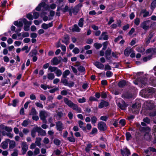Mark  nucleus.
I'll use <instances>...</instances> for the list:
<instances>
[{"label": "nucleus", "instance_id": "nucleus-1", "mask_svg": "<svg viewBox=\"0 0 156 156\" xmlns=\"http://www.w3.org/2000/svg\"><path fill=\"white\" fill-rule=\"evenodd\" d=\"M0 129L2 130L1 133L3 136H7L11 138H13V134L10 133L12 131V129L11 127L1 124L0 125Z\"/></svg>", "mask_w": 156, "mask_h": 156}, {"label": "nucleus", "instance_id": "nucleus-2", "mask_svg": "<svg viewBox=\"0 0 156 156\" xmlns=\"http://www.w3.org/2000/svg\"><path fill=\"white\" fill-rule=\"evenodd\" d=\"M56 7V4H52L50 5H47L44 2H42L40 3L38 6L36 8V9L37 11L41 10V7H43L45 10H49L50 9H55Z\"/></svg>", "mask_w": 156, "mask_h": 156}, {"label": "nucleus", "instance_id": "nucleus-3", "mask_svg": "<svg viewBox=\"0 0 156 156\" xmlns=\"http://www.w3.org/2000/svg\"><path fill=\"white\" fill-rule=\"evenodd\" d=\"M147 55L149 56L148 57H145L143 59V61L146 62L147 60H150L151 58V57H154L156 54V49L155 48H149L146 51Z\"/></svg>", "mask_w": 156, "mask_h": 156}, {"label": "nucleus", "instance_id": "nucleus-4", "mask_svg": "<svg viewBox=\"0 0 156 156\" xmlns=\"http://www.w3.org/2000/svg\"><path fill=\"white\" fill-rule=\"evenodd\" d=\"M48 115V113L45 110H42L40 112L39 116L40 119L44 123H46V118Z\"/></svg>", "mask_w": 156, "mask_h": 156}, {"label": "nucleus", "instance_id": "nucleus-5", "mask_svg": "<svg viewBox=\"0 0 156 156\" xmlns=\"http://www.w3.org/2000/svg\"><path fill=\"white\" fill-rule=\"evenodd\" d=\"M24 24V29L25 31H28L29 30L30 26L31 24V22L28 21L25 19H23Z\"/></svg>", "mask_w": 156, "mask_h": 156}, {"label": "nucleus", "instance_id": "nucleus-6", "mask_svg": "<svg viewBox=\"0 0 156 156\" xmlns=\"http://www.w3.org/2000/svg\"><path fill=\"white\" fill-rule=\"evenodd\" d=\"M150 22V20H146L143 22L141 24V27L142 28L145 30H147L150 28L149 24Z\"/></svg>", "mask_w": 156, "mask_h": 156}, {"label": "nucleus", "instance_id": "nucleus-7", "mask_svg": "<svg viewBox=\"0 0 156 156\" xmlns=\"http://www.w3.org/2000/svg\"><path fill=\"white\" fill-rule=\"evenodd\" d=\"M143 131L145 133L144 136L146 139L147 140L150 139L151 136L149 134L151 131L150 129L148 127H144L143 128Z\"/></svg>", "mask_w": 156, "mask_h": 156}, {"label": "nucleus", "instance_id": "nucleus-8", "mask_svg": "<svg viewBox=\"0 0 156 156\" xmlns=\"http://www.w3.org/2000/svg\"><path fill=\"white\" fill-rule=\"evenodd\" d=\"M98 129L101 131H103L106 130L107 128L105 122L102 121H101L98 123Z\"/></svg>", "mask_w": 156, "mask_h": 156}, {"label": "nucleus", "instance_id": "nucleus-9", "mask_svg": "<svg viewBox=\"0 0 156 156\" xmlns=\"http://www.w3.org/2000/svg\"><path fill=\"white\" fill-rule=\"evenodd\" d=\"M55 123L56 128L57 130L62 131L64 129V126L61 122L58 121Z\"/></svg>", "mask_w": 156, "mask_h": 156}, {"label": "nucleus", "instance_id": "nucleus-10", "mask_svg": "<svg viewBox=\"0 0 156 156\" xmlns=\"http://www.w3.org/2000/svg\"><path fill=\"white\" fill-rule=\"evenodd\" d=\"M151 13H150L149 12L147 11L146 9H143L140 11V16H143L144 17H146L150 16L151 15Z\"/></svg>", "mask_w": 156, "mask_h": 156}, {"label": "nucleus", "instance_id": "nucleus-11", "mask_svg": "<svg viewBox=\"0 0 156 156\" xmlns=\"http://www.w3.org/2000/svg\"><path fill=\"white\" fill-rule=\"evenodd\" d=\"M35 130L41 136H45L46 134L45 131L42 129L40 127H36L35 128Z\"/></svg>", "mask_w": 156, "mask_h": 156}, {"label": "nucleus", "instance_id": "nucleus-12", "mask_svg": "<svg viewBox=\"0 0 156 156\" xmlns=\"http://www.w3.org/2000/svg\"><path fill=\"white\" fill-rule=\"evenodd\" d=\"M63 110L62 109L58 108L56 111L57 115L59 118H61L65 115V113H63Z\"/></svg>", "mask_w": 156, "mask_h": 156}, {"label": "nucleus", "instance_id": "nucleus-13", "mask_svg": "<svg viewBox=\"0 0 156 156\" xmlns=\"http://www.w3.org/2000/svg\"><path fill=\"white\" fill-rule=\"evenodd\" d=\"M108 36L107 34V33L106 32H103L99 38V40H107L108 39Z\"/></svg>", "mask_w": 156, "mask_h": 156}, {"label": "nucleus", "instance_id": "nucleus-14", "mask_svg": "<svg viewBox=\"0 0 156 156\" xmlns=\"http://www.w3.org/2000/svg\"><path fill=\"white\" fill-rule=\"evenodd\" d=\"M70 108H72L73 110L76 111L77 113H81V112L82 110L81 108L79 107L76 104L73 103Z\"/></svg>", "mask_w": 156, "mask_h": 156}, {"label": "nucleus", "instance_id": "nucleus-15", "mask_svg": "<svg viewBox=\"0 0 156 156\" xmlns=\"http://www.w3.org/2000/svg\"><path fill=\"white\" fill-rule=\"evenodd\" d=\"M121 152L123 156H128L130 154V152L129 150L126 148H124L121 149Z\"/></svg>", "mask_w": 156, "mask_h": 156}, {"label": "nucleus", "instance_id": "nucleus-16", "mask_svg": "<svg viewBox=\"0 0 156 156\" xmlns=\"http://www.w3.org/2000/svg\"><path fill=\"white\" fill-rule=\"evenodd\" d=\"M22 152L25 154L28 149V146L26 142H23L21 144Z\"/></svg>", "mask_w": 156, "mask_h": 156}, {"label": "nucleus", "instance_id": "nucleus-17", "mask_svg": "<svg viewBox=\"0 0 156 156\" xmlns=\"http://www.w3.org/2000/svg\"><path fill=\"white\" fill-rule=\"evenodd\" d=\"M53 26V23L51 22L49 23L48 24H47L45 23H43L41 25V27L44 30H47L48 28L52 27Z\"/></svg>", "mask_w": 156, "mask_h": 156}, {"label": "nucleus", "instance_id": "nucleus-18", "mask_svg": "<svg viewBox=\"0 0 156 156\" xmlns=\"http://www.w3.org/2000/svg\"><path fill=\"white\" fill-rule=\"evenodd\" d=\"M37 53V52L36 51H35L34 52L31 51L29 54V55H30V56L33 57L32 60L33 62H36L37 60V57L35 56Z\"/></svg>", "mask_w": 156, "mask_h": 156}, {"label": "nucleus", "instance_id": "nucleus-19", "mask_svg": "<svg viewBox=\"0 0 156 156\" xmlns=\"http://www.w3.org/2000/svg\"><path fill=\"white\" fill-rule=\"evenodd\" d=\"M60 61L57 57L54 58L51 60V62L52 63V65H57L60 62Z\"/></svg>", "mask_w": 156, "mask_h": 156}, {"label": "nucleus", "instance_id": "nucleus-20", "mask_svg": "<svg viewBox=\"0 0 156 156\" xmlns=\"http://www.w3.org/2000/svg\"><path fill=\"white\" fill-rule=\"evenodd\" d=\"M8 141H10V140L7 139L5 141L2 142L1 144V147L3 149H5L8 147Z\"/></svg>", "mask_w": 156, "mask_h": 156}, {"label": "nucleus", "instance_id": "nucleus-21", "mask_svg": "<svg viewBox=\"0 0 156 156\" xmlns=\"http://www.w3.org/2000/svg\"><path fill=\"white\" fill-rule=\"evenodd\" d=\"M108 105V103L107 102L103 100L100 103L98 106V108H101L107 106Z\"/></svg>", "mask_w": 156, "mask_h": 156}, {"label": "nucleus", "instance_id": "nucleus-22", "mask_svg": "<svg viewBox=\"0 0 156 156\" xmlns=\"http://www.w3.org/2000/svg\"><path fill=\"white\" fill-rule=\"evenodd\" d=\"M95 66L98 68L103 69L104 68V65L99 62H96L94 63Z\"/></svg>", "mask_w": 156, "mask_h": 156}, {"label": "nucleus", "instance_id": "nucleus-23", "mask_svg": "<svg viewBox=\"0 0 156 156\" xmlns=\"http://www.w3.org/2000/svg\"><path fill=\"white\" fill-rule=\"evenodd\" d=\"M132 50L133 49L130 48H127L124 51L125 55L126 56H129L130 54L132 52Z\"/></svg>", "mask_w": 156, "mask_h": 156}, {"label": "nucleus", "instance_id": "nucleus-24", "mask_svg": "<svg viewBox=\"0 0 156 156\" xmlns=\"http://www.w3.org/2000/svg\"><path fill=\"white\" fill-rule=\"evenodd\" d=\"M111 50L110 48H108L105 52V57L107 59H110L111 58Z\"/></svg>", "mask_w": 156, "mask_h": 156}, {"label": "nucleus", "instance_id": "nucleus-25", "mask_svg": "<svg viewBox=\"0 0 156 156\" xmlns=\"http://www.w3.org/2000/svg\"><path fill=\"white\" fill-rule=\"evenodd\" d=\"M79 126L80 128L83 131H85L86 130V127L84 126V122L81 120H79L78 122Z\"/></svg>", "mask_w": 156, "mask_h": 156}, {"label": "nucleus", "instance_id": "nucleus-26", "mask_svg": "<svg viewBox=\"0 0 156 156\" xmlns=\"http://www.w3.org/2000/svg\"><path fill=\"white\" fill-rule=\"evenodd\" d=\"M62 42L66 44H68L69 43V37L67 35H65L63 39L62 40Z\"/></svg>", "mask_w": 156, "mask_h": 156}, {"label": "nucleus", "instance_id": "nucleus-27", "mask_svg": "<svg viewBox=\"0 0 156 156\" xmlns=\"http://www.w3.org/2000/svg\"><path fill=\"white\" fill-rule=\"evenodd\" d=\"M64 101L65 103L67 105L70 107H71L73 103L71 101L69 100L67 98H66L64 99Z\"/></svg>", "mask_w": 156, "mask_h": 156}, {"label": "nucleus", "instance_id": "nucleus-28", "mask_svg": "<svg viewBox=\"0 0 156 156\" xmlns=\"http://www.w3.org/2000/svg\"><path fill=\"white\" fill-rule=\"evenodd\" d=\"M139 106L138 107H137L136 104L133 105L132 106V108L133 109L132 110V112L136 113H137V112H138L139 110Z\"/></svg>", "mask_w": 156, "mask_h": 156}, {"label": "nucleus", "instance_id": "nucleus-29", "mask_svg": "<svg viewBox=\"0 0 156 156\" xmlns=\"http://www.w3.org/2000/svg\"><path fill=\"white\" fill-rule=\"evenodd\" d=\"M23 20H22L20 21L19 22L18 21H15L14 22V24L15 25L20 27L23 26Z\"/></svg>", "mask_w": 156, "mask_h": 156}, {"label": "nucleus", "instance_id": "nucleus-30", "mask_svg": "<svg viewBox=\"0 0 156 156\" xmlns=\"http://www.w3.org/2000/svg\"><path fill=\"white\" fill-rule=\"evenodd\" d=\"M8 142H9V149H13L15 147L16 143L14 140H10V141H8Z\"/></svg>", "mask_w": 156, "mask_h": 156}, {"label": "nucleus", "instance_id": "nucleus-31", "mask_svg": "<svg viewBox=\"0 0 156 156\" xmlns=\"http://www.w3.org/2000/svg\"><path fill=\"white\" fill-rule=\"evenodd\" d=\"M72 30L73 31H75L77 32H79L80 31V29L79 28L78 26L75 24L73 26L72 28Z\"/></svg>", "mask_w": 156, "mask_h": 156}, {"label": "nucleus", "instance_id": "nucleus-32", "mask_svg": "<svg viewBox=\"0 0 156 156\" xmlns=\"http://www.w3.org/2000/svg\"><path fill=\"white\" fill-rule=\"evenodd\" d=\"M70 72L68 70H66L64 71L62 73V77L66 78L67 76L69 75Z\"/></svg>", "mask_w": 156, "mask_h": 156}, {"label": "nucleus", "instance_id": "nucleus-33", "mask_svg": "<svg viewBox=\"0 0 156 156\" xmlns=\"http://www.w3.org/2000/svg\"><path fill=\"white\" fill-rule=\"evenodd\" d=\"M55 73L57 77L60 76L62 74V71L58 68L57 69Z\"/></svg>", "mask_w": 156, "mask_h": 156}, {"label": "nucleus", "instance_id": "nucleus-34", "mask_svg": "<svg viewBox=\"0 0 156 156\" xmlns=\"http://www.w3.org/2000/svg\"><path fill=\"white\" fill-rule=\"evenodd\" d=\"M122 101L123 105H122L120 103H119L118 104V106L122 109L124 110H125V107H126L127 105L123 101Z\"/></svg>", "mask_w": 156, "mask_h": 156}, {"label": "nucleus", "instance_id": "nucleus-35", "mask_svg": "<svg viewBox=\"0 0 156 156\" xmlns=\"http://www.w3.org/2000/svg\"><path fill=\"white\" fill-rule=\"evenodd\" d=\"M37 112L36 111L35 108H31V112L30 113V115H34L37 114Z\"/></svg>", "mask_w": 156, "mask_h": 156}, {"label": "nucleus", "instance_id": "nucleus-36", "mask_svg": "<svg viewBox=\"0 0 156 156\" xmlns=\"http://www.w3.org/2000/svg\"><path fill=\"white\" fill-rule=\"evenodd\" d=\"M48 78V79L50 80H52L55 77L54 74L52 73H48L47 74Z\"/></svg>", "mask_w": 156, "mask_h": 156}, {"label": "nucleus", "instance_id": "nucleus-37", "mask_svg": "<svg viewBox=\"0 0 156 156\" xmlns=\"http://www.w3.org/2000/svg\"><path fill=\"white\" fill-rule=\"evenodd\" d=\"M126 84V83L125 80L120 81L118 85L119 87H122Z\"/></svg>", "mask_w": 156, "mask_h": 156}, {"label": "nucleus", "instance_id": "nucleus-38", "mask_svg": "<svg viewBox=\"0 0 156 156\" xmlns=\"http://www.w3.org/2000/svg\"><path fill=\"white\" fill-rule=\"evenodd\" d=\"M46 13L42 12L41 14V16L43 18V20L44 21H47L48 19V18L47 16H44L46 14Z\"/></svg>", "mask_w": 156, "mask_h": 156}, {"label": "nucleus", "instance_id": "nucleus-39", "mask_svg": "<svg viewBox=\"0 0 156 156\" xmlns=\"http://www.w3.org/2000/svg\"><path fill=\"white\" fill-rule=\"evenodd\" d=\"M57 67H53L51 66H50L48 68V70H49L51 72H53L55 71L57 69Z\"/></svg>", "mask_w": 156, "mask_h": 156}, {"label": "nucleus", "instance_id": "nucleus-40", "mask_svg": "<svg viewBox=\"0 0 156 156\" xmlns=\"http://www.w3.org/2000/svg\"><path fill=\"white\" fill-rule=\"evenodd\" d=\"M84 19L83 18H80L78 22V25L80 27H83V25Z\"/></svg>", "mask_w": 156, "mask_h": 156}, {"label": "nucleus", "instance_id": "nucleus-41", "mask_svg": "<svg viewBox=\"0 0 156 156\" xmlns=\"http://www.w3.org/2000/svg\"><path fill=\"white\" fill-rule=\"evenodd\" d=\"M69 89L63 90L61 91V94L63 95L66 96L68 94H69Z\"/></svg>", "mask_w": 156, "mask_h": 156}, {"label": "nucleus", "instance_id": "nucleus-42", "mask_svg": "<svg viewBox=\"0 0 156 156\" xmlns=\"http://www.w3.org/2000/svg\"><path fill=\"white\" fill-rule=\"evenodd\" d=\"M149 151L156 152V149L153 147H150L145 151V152L147 154H148Z\"/></svg>", "mask_w": 156, "mask_h": 156}, {"label": "nucleus", "instance_id": "nucleus-43", "mask_svg": "<svg viewBox=\"0 0 156 156\" xmlns=\"http://www.w3.org/2000/svg\"><path fill=\"white\" fill-rule=\"evenodd\" d=\"M41 139L40 138H36L35 143L37 146H40L41 145Z\"/></svg>", "mask_w": 156, "mask_h": 156}, {"label": "nucleus", "instance_id": "nucleus-44", "mask_svg": "<svg viewBox=\"0 0 156 156\" xmlns=\"http://www.w3.org/2000/svg\"><path fill=\"white\" fill-rule=\"evenodd\" d=\"M156 7V0H154L152 3H151V9L153 10Z\"/></svg>", "mask_w": 156, "mask_h": 156}, {"label": "nucleus", "instance_id": "nucleus-45", "mask_svg": "<svg viewBox=\"0 0 156 156\" xmlns=\"http://www.w3.org/2000/svg\"><path fill=\"white\" fill-rule=\"evenodd\" d=\"M126 140L129 141L132 138V136L130 133L129 132H127L126 134Z\"/></svg>", "mask_w": 156, "mask_h": 156}, {"label": "nucleus", "instance_id": "nucleus-46", "mask_svg": "<svg viewBox=\"0 0 156 156\" xmlns=\"http://www.w3.org/2000/svg\"><path fill=\"white\" fill-rule=\"evenodd\" d=\"M94 46L97 49H98L102 47V45L101 44L96 43H94Z\"/></svg>", "mask_w": 156, "mask_h": 156}, {"label": "nucleus", "instance_id": "nucleus-47", "mask_svg": "<svg viewBox=\"0 0 156 156\" xmlns=\"http://www.w3.org/2000/svg\"><path fill=\"white\" fill-rule=\"evenodd\" d=\"M91 123L93 124H94L97 121V118L95 116H93L91 118Z\"/></svg>", "mask_w": 156, "mask_h": 156}, {"label": "nucleus", "instance_id": "nucleus-48", "mask_svg": "<svg viewBox=\"0 0 156 156\" xmlns=\"http://www.w3.org/2000/svg\"><path fill=\"white\" fill-rule=\"evenodd\" d=\"M67 140L69 142L73 143L75 141V139L73 136L67 137Z\"/></svg>", "mask_w": 156, "mask_h": 156}, {"label": "nucleus", "instance_id": "nucleus-49", "mask_svg": "<svg viewBox=\"0 0 156 156\" xmlns=\"http://www.w3.org/2000/svg\"><path fill=\"white\" fill-rule=\"evenodd\" d=\"M136 50L139 52H144L145 49H144L142 47H139L136 48Z\"/></svg>", "mask_w": 156, "mask_h": 156}, {"label": "nucleus", "instance_id": "nucleus-50", "mask_svg": "<svg viewBox=\"0 0 156 156\" xmlns=\"http://www.w3.org/2000/svg\"><path fill=\"white\" fill-rule=\"evenodd\" d=\"M140 22V19L138 18H136L134 20V23L136 26H138Z\"/></svg>", "mask_w": 156, "mask_h": 156}, {"label": "nucleus", "instance_id": "nucleus-51", "mask_svg": "<svg viewBox=\"0 0 156 156\" xmlns=\"http://www.w3.org/2000/svg\"><path fill=\"white\" fill-rule=\"evenodd\" d=\"M108 117V116H102L100 117V119L101 120L106 121Z\"/></svg>", "mask_w": 156, "mask_h": 156}, {"label": "nucleus", "instance_id": "nucleus-52", "mask_svg": "<svg viewBox=\"0 0 156 156\" xmlns=\"http://www.w3.org/2000/svg\"><path fill=\"white\" fill-rule=\"evenodd\" d=\"M61 7V10L63 13H65L67 12L69 9V7L67 5H66L64 8L62 9Z\"/></svg>", "mask_w": 156, "mask_h": 156}, {"label": "nucleus", "instance_id": "nucleus-53", "mask_svg": "<svg viewBox=\"0 0 156 156\" xmlns=\"http://www.w3.org/2000/svg\"><path fill=\"white\" fill-rule=\"evenodd\" d=\"M63 78H64L62 77L61 78V82L65 86H66L67 84L68 81L66 79Z\"/></svg>", "mask_w": 156, "mask_h": 156}, {"label": "nucleus", "instance_id": "nucleus-54", "mask_svg": "<svg viewBox=\"0 0 156 156\" xmlns=\"http://www.w3.org/2000/svg\"><path fill=\"white\" fill-rule=\"evenodd\" d=\"M54 143L57 146L59 145L61 143L60 140L57 139H54Z\"/></svg>", "mask_w": 156, "mask_h": 156}, {"label": "nucleus", "instance_id": "nucleus-55", "mask_svg": "<svg viewBox=\"0 0 156 156\" xmlns=\"http://www.w3.org/2000/svg\"><path fill=\"white\" fill-rule=\"evenodd\" d=\"M35 104L36 106L38 107L41 108H43V105L42 103L36 102Z\"/></svg>", "mask_w": 156, "mask_h": 156}, {"label": "nucleus", "instance_id": "nucleus-56", "mask_svg": "<svg viewBox=\"0 0 156 156\" xmlns=\"http://www.w3.org/2000/svg\"><path fill=\"white\" fill-rule=\"evenodd\" d=\"M78 101L80 103H83L86 102L85 98L83 97L82 98H79L78 100Z\"/></svg>", "mask_w": 156, "mask_h": 156}, {"label": "nucleus", "instance_id": "nucleus-57", "mask_svg": "<svg viewBox=\"0 0 156 156\" xmlns=\"http://www.w3.org/2000/svg\"><path fill=\"white\" fill-rule=\"evenodd\" d=\"M78 70L79 71L81 72H83L84 71L85 69L83 66H80L78 68Z\"/></svg>", "mask_w": 156, "mask_h": 156}, {"label": "nucleus", "instance_id": "nucleus-58", "mask_svg": "<svg viewBox=\"0 0 156 156\" xmlns=\"http://www.w3.org/2000/svg\"><path fill=\"white\" fill-rule=\"evenodd\" d=\"M61 10V7H58L57 9V12L56 13V15L58 16H59L60 15V13L59 12V11Z\"/></svg>", "mask_w": 156, "mask_h": 156}, {"label": "nucleus", "instance_id": "nucleus-59", "mask_svg": "<svg viewBox=\"0 0 156 156\" xmlns=\"http://www.w3.org/2000/svg\"><path fill=\"white\" fill-rule=\"evenodd\" d=\"M29 121L28 120H25L22 123V125L23 126H26L28 124Z\"/></svg>", "mask_w": 156, "mask_h": 156}, {"label": "nucleus", "instance_id": "nucleus-60", "mask_svg": "<svg viewBox=\"0 0 156 156\" xmlns=\"http://www.w3.org/2000/svg\"><path fill=\"white\" fill-rule=\"evenodd\" d=\"M97 131L98 130L96 128H93L92 129V131L90 133V134L92 135L94 134L97 133Z\"/></svg>", "mask_w": 156, "mask_h": 156}, {"label": "nucleus", "instance_id": "nucleus-61", "mask_svg": "<svg viewBox=\"0 0 156 156\" xmlns=\"http://www.w3.org/2000/svg\"><path fill=\"white\" fill-rule=\"evenodd\" d=\"M33 16L35 19L37 18L39 16V13L37 12H34L33 14Z\"/></svg>", "mask_w": 156, "mask_h": 156}, {"label": "nucleus", "instance_id": "nucleus-62", "mask_svg": "<svg viewBox=\"0 0 156 156\" xmlns=\"http://www.w3.org/2000/svg\"><path fill=\"white\" fill-rule=\"evenodd\" d=\"M73 52L75 54H78L80 52V50L78 48H75L73 49Z\"/></svg>", "mask_w": 156, "mask_h": 156}, {"label": "nucleus", "instance_id": "nucleus-63", "mask_svg": "<svg viewBox=\"0 0 156 156\" xmlns=\"http://www.w3.org/2000/svg\"><path fill=\"white\" fill-rule=\"evenodd\" d=\"M106 75L107 77H111L112 76V73L111 71H108L106 72Z\"/></svg>", "mask_w": 156, "mask_h": 156}, {"label": "nucleus", "instance_id": "nucleus-64", "mask_svg": "<svg viewBox=\"0 0 156 156\" xmlns=\"http://www.w3.org/2000/svg\"><path fill=\"white\" fill-rule=\"evenodd\" d=\"M57 104V103L56 102L52 103L49 106V107L51 108H54L56 106Z\"/></svg>", "mask_w": 156, "mask_h": 156}]
</instances>
